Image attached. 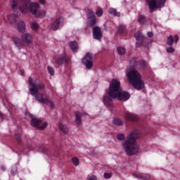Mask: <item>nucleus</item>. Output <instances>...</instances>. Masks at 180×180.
<instances>
[{
  "label": "nucleus",
  "mask_w": 180,
  "mask_h": 180,
  "mask_svg": "<svg viewBox=\"0 0 180 180\" xmlns=\"http://www.w3.org/2000/svg\"><path fill=\"white\" fill-rule=\"evenodd\" d=\"M103 176L105 179H109L110 178L112 177V174L110 173H105L104 174Z\"/></svg>",
  "instance_id": "obj_34"
},
{
  "label": "nucleus",
  "mask_w": 180,
  "mask_h": 180,
  "mask_svg": "<svg viewBox=\"0 0 180 180\" xmlns=\"http://www.w3.org/2000/svg\"><path fill=\"white\" fill-rule=\"evenodd\" d=\"M141 134L139 131H131L127 139L122 143V149L127 155H134L139 153V145H137L136 140L140 139Z\"/></svg>",
  "instance_id": "obj_3"
},
{
  "label": "nucleus",
  "mask_w": 180,
  "mask_h": 180,
  "mask_svg": "<svg viewBox=\"0 0 180 180\" xmlns=\"http://www.w3.org/2000/svg\"><path fill=\"white\" fill-rule=\"evenodd\" d=\"M125 119L127 120H131L132 122H136V120H138L137 115L132 114L131 112H126L125 114Z\"/></svg>",
  "instance_id": "obj_16"
},
{
  "label": "nucleus",
  "mask_w": 180,
  "mask_h": 180,
  "mask_svg": "<svg viewBox=\"0 0 180 180\" xmlns=\"http://www.w3.org/2000/svg\"><path fill=\"white\" fill-rule=\"evenodd\" d=\"M138 20L141 25H144V23L146 22V17L143 15H139Z\"/></svg>",
  "instance_id": "obj_26"
},
{
  "label": "nucleus",
  "mask_w": 180,
  "mask_h": 180,
  "mask_svg": "<svg viewBox=\"0 0 180 180\" xmlns=\"http://www.w3.org/2000/svg\"><path fill=\"white\" fill-rule=\"evenodd\" d=\"M117 140H120V141H122V140H124V135H123V134H119L117 136Z\"/></svg>",
  "instance_id": "obj_32"
},
{
  "label": "nucleus",
  "mask_w": 180,
  "mask_h": 180,
  "mask_svg": "<svg viewBox=\"0 0 180 180\" xmlns=\"http://www.w3.org/2000/svg\"><path fill=\"white\" fill-rule=\"evenodd\" d=\"M31 124L34 127H38L39 130H43L44 129H46V127H47V122H41V120L37 118L32 119Z\"/></svg>",
  "instance_id": "obj_9"
},
{
  "label": "nucleus",
  "mask_w": 180,
  "mask_h": 180,
  "mask_svg": "<svg viewBox=\"0 0 180 180\" xmlns=\"http://www.w3.org/2000/svg\"><path fill=\"white\" fill-rule=\"evenodd\" d=\"M125 29L124 26L123 25H120L119 27V32H120V33H122V32H123V30Z\"/></svg>",
  "instance_id": "obj_36"
},
{
  "label": "nucleus",
  "mask_w": 180,
  "mask_h": 180,
  "mask_svg": "<svg viewBox=\"0 0 180 180\" xmlns=\"http://www.w3.org/2000/svg\"><path fill=\"white\" fill-rule=\"evenodd\" d=\"M134 36L136 40H143L144 39V36L140 32H136Z\"/></svg>",
  "instance_id": "obj_25"
},
{
  "label": "nucleus",
  "mask_w": 180,
  "mask_h": 180,
  "mask_svg": "<svg viewBox=\"0 0 180 180\" xmlns=\"http://www.w3.org/2000/svg\"><path fill=\"white\" fill-rule=\"evenodd\" d=\"M107 94L103 96V103L105 106H112V99L119 101H127L130 99V94L127 91H122L120 87V81L117 79H112L110 82L109 89Z\"/></svg>",
  "instance_id": "obj_1"
},
{
  "label": "nucleus",
  "mask_w": 180,
  "mask_h": 180,
  "mask_svg": "<svg viewBox=\"0 0 180 180\" xmlns=\"http://www.w3.org/2000/svg\"><path fill=\"white\" fill-rule=\"evenodd\" d=\"M64 25V18L58 17L56 20L53 22L51 29L52 30H58L61 26Z\"/></svg>",
  "instance_id": "obj_11"
},
{
  "label": "nucleus",
  "mask_w": 180,
  "mask_h": 180,
  "mask_svg": "<svg viewBox=\"0 0 180 180\" xmlns=\"http://www.w3.org/2000/svg\"><path fill=\"white\" fill-rule=\"evenodd\" d=\"M17 29L20 33H25V30H26V25L23 21H20L16 24Z\"/></svg>",
  "instance_id": "obj_15"
},
{
  "label": "nucleus",
  "mask_w": 180,
  "mask_h": 180,
  "mask_svg": "<svg viewBox=\"0 0 180 180\" xmlns=\"http://www.w3.org/2000/svg\"><path fill=\"white\" fill-rule=\"evenodd\" d=\"M94 58L92 57V54L90 53H87L85 56L82 58V63L85 65L87 70H91L92 67H94Z\"/></svg>",
  "instance_id": "obj_7"
},
{
  "label": "nucleus",
  "mask_w": 180,
  "mask_h": 180,
  "mask_svg": "<svg viewBox=\"0 0 180 180\" xmlns=\"http://www.w3.org/2000/svg\"><path fill=\"white\" fill-rule=\"evenodd\" d=\"M96 15L98 17H101L103 15V11L101 8L98 9L96 11Z\"/></svg>",
  "instance_id": "obj_29"
},
{
  "label": "nucleus",
  "mask_w": 180,
  "mask_h": 180,
  "mask_svg": "<svg viewBox=\"0 0 180 180\" xmlns=\"http://www.w3.org/2000/svg\"><path fill=\"white\" fill-rule=\"evenodd\" d=\"M98 179V177L95 175H89L87 177V180H96Z\"/></svg>",
  "instance_id": "obj_33"
},
{
  "label": "nucleus",
  "mask_w": 180,
  "mask_h": 180,
  "mask_svg": "<svg viewBox=\"0 0 180 180\" xmlns=\"http://www.w3.org/2000/svg\"><path fill=\"white\" fill-rule=\"evenodd\" d=\"M37 18H44L46 16V11L44 10H38L37 14H35Z\"/></svg>",
  "instance_id": "obj_20"
},
{
  "label": "nucleus",
  "mask_w": 180,
  "mask_h": 180,
  "mask_svg": "<svg viewBox=\"0 0 180 180\" xmlns=\"http://www.w3.org/2000/svg\"><path fill=\"white\" fill-rule=\"evenodd\" d=\"M1 169H2V171H5V167L2 166Z\"/></svg>",
  "instance_id": "obj_41"
},
{
  "label": "nucleus",
  "mask_w": 180,
  "mask_h": 180,
  "mask_svg": "<svg viewBox=\"0 0 180 180\" xmlns=\"http://www.w3.org/2000/svg\"><path fill=\"white\" fill-rule=\"evenodd\" d=\"M87 13L89 15L88 26L92 27V26H95V25L96 24V16L91 10H88Z\"/></svg>",
  "instance_id": "obj_10"
},
{
  "label": "nucleus",
  "mask_w": 180,
  "mask_h": 180,
  "mask_svg": "<svg viewBox=\"0 0 180 180\" xmlns=\"http://www.w3.org/2000/svg\"><path fill=\"white\" fill-rule=\"evenodd\" d=\"M148 37H153V36H154V34L153 33V32H148Z\"/></svg>",
  "instance_id": "obj_37"
},
{
  "label": "nucleus",
  "mask_w": 180,
  "mask_h": 180,
  "mask_svg": "<svg viewBox=\"0 0 180 180\" xmlns=\"http://www.w3.org/2000/svg\"><path fill=\"white\" fill-rule=\"evenodd\" d=\"M167 44H168L169 46H172V44H174V37H172V36L168 37Z\"/></svg>",
  "instance_id": "obj_27"
},
{
  "label": "nucleus",
  "mask_w": 180,
  "mask_h": 180,
  "mask_svg": "<svg viewBox=\"0 0 180 180\" xmlns=\"http://www.w3.org/2000/svg\"><path fill=\"white\" fill-rule=\"evenodd\" d=\"M24 73H25V71H22V75H23Z\"/></svg>",
  "instance_id": "obj_42"
},
{
  "label": "nucleus",
  "mask_w": 180,
  "mask_h": 180,
  "mask_svg": "<svg viewBox=\"0 0 180 180\" xmlns=\"http://www.w3.org/2000/svg\"><path fill=\"white\" fill-rule=\"evenodd\" d=\"M22 2V5L18 8L21 13H26L30 8V11L32 15H36L39 11L40 5L39 3L32 2L30 4V0H20ZM18 4L19 0H11L10 5L11 6L13 11L18 8Z\"/></svg>",
  "instance_id": "obj_5"
},
{
  "label": "nucleus",
  "mask_w": 180,
  "mask_h": 180,
  "mask_svg": "<svg viewBox=\"0 0 180 180\" xmlns=\"http://www.w3.org/2000/svg\"><path fill=\"white\" fill-rule=\"evenodd\" d=\"M32 30H37L39 29V24L37 22H34L31 26Z\"/></svg>",
  "instance_id": "obj_30"
},
{
  "label": "nucleus",
  "mask_w": 180,
  "mask_h": 180,
  "mask_svg": "<svg viewBox=\"0 0 180 180\" xmlns=\"http://www.w3.org/2000/svg\"><path fill=\"white\" fill-rule=\"evenodd\" d=\"M8 20L11 23V25H16V16L13 14L8 15Z\"/></svg>",
  "instance_id": "obj_19"
},
{
  "label": "nucleus",
  "mask_w": 180,
  "mask_h": 180,
  "mask_svg": "<svg viewBox=\"0 0 180 180\" xmlns=\"http://www.w3.org/2000/svg\"><path fill=\"white\" fill-rule=\"evenodd\" d=\"M47 69H48V72H49V74L51 75H54V69H53V68H51L50 66H48Z\"/></svg>",
  "instance_id": "obj_31"
},
{
  "label": "nucleus",
  "mask_w": 180,
  "mask_h": 180,
  "mask_svg": "<svg viewBox=\"0 0 180 180\" xmlns=\"http://www.w3.org/2000/svg\"><path fill=\"white\" fill-rule=\"evenodd\" d=\"M28 84L30 94L32 96H34L35 99H37L38 102H44V103L51 106V108H54V103H53V102L49 100V98L43 97V95L41 94H39V90L44 88V84H36L32 77H29Z\"/></svg>",
  "instance_id": "obj_4"
},
{
  "label": "nucleus",
  "mask_w": 180,
  "mask_h": 180,
  "mask_svg": "<svg viewBox=\"0 0 180 180\" xmlns=\"http://www.w3.org/2000/svg\"><path fill=\"white\" fill-rule=\"evenodd\" d=\"M93 36L96 40H101L102 39V31L99 27H93Z\"/></svg>",
  "instance_id": "obj_13"
},
{
  "label": "nucleus",
  "mask_w": 180,
  "mask_h": 180,
  "mask_svg": "<svg viewBox=\"0 0 180 180\" xmlns=\"http://www.w3.org/2000/svg\"><path fill=\"white\" fill-rule=\"evenodd\" d=\"M167 0H148L149 11L151 13L158 8H163Z\"/></svg>",
  "instance_id": "obj_6"
},
{
  "label": "nucleus",
  "mask_w": 180,
  "mask_h": 180,
  "mask_svg": "<svg viewBox=\"0 0 180 180\" xmlns=\"http://www.w3.org/2000/svg\"><path fill=\"white\" fill-rule=\"evenodd\" d=\"M113 124H115L116 126H122L123 124V121L119 118H116L113 120L112 121Z\"/></svg>",
  "instance_id": "obj_24"
},
{
  "label": "nucleus",
  "mask_w": 180,
  "mask_h": 180,
  "mask_svg": "<svg viewBox=\"0 0 180 180\" xmlns=\"http://www.w3.org/2000/svg\"><path fill=\"white\" fill-rule=\"evenodd\" d=\"M83 115H85V112H76L75 122H76L77 124H81V123H82L81 117Z\"/></svg>",
  "instance_id": "obj_17"
},
{
  "label": "nucleus",
  "mask_w": 180,
  "mask_h": 180,
  "mask_svg": "<svg viewBox=\"0 0 180 180\" xmlns=\"http://www.w3.org/2000/svg\"><path fill=\"white\" fill-rule=\"evenodd\" d=\"M13 41L18 50H22V49L25 48V44L23 43V41L20 39V38L18 37H13Z\"/></svg>",
  "instance_id": "obj_12"
},
{
  "label": "nucleus",
  "mask_w": 180,
  "mask_h": 180,
  "mask_svg": "<svg viewBox=\"0 0 180 180\" xmlns=\"http://www.w3.org/2000/svg\"><path fill=\"white\" fill-rule=\"evenodd\" d=\"M174 39H175L176 43H178V40H179V38L178 37V35H175Z\"/></svg>",
  "instance_id": "obj_39"
},
{
  "label": "nucleus",
  "mask_w": 180,
  "mask_h": 180,
  "mask_svg": "<svg viewBox=\"0 0 180 180\" xmlns=\"http://www.w3.org/2000/svg\"><path fill=\"white\" fill-rule=\"evenodd\" d=\"M109 13H110V15H113V16H120V13L115 8H110Z\"/></svg>",
  "instance_id": "obj_22"
},
{
  "label": "nucleus",
  "mask_w": 180,
  "mask_h": 180,
  "mask_svg": "<svg viewBox=\"0 0 180 180\" xmlns=\"http://www.w3.org/2000/svg\"><path fill=\"white\" fill-rule=\"evenodd\" d=\"M117 50L120 56H124V54H126V49H124V47L120 46L117 48Z\"/></svg>",
  "instance_id": "obj_23"
},
{
  "label": "nucleus",
  "mask_w": 180,
  "mask_h": 180,
  "mask_svg": "<svg viewBox=\"0 0 180 180\" xmlns=\"http://www.w3.org/2000/svg\"><path fill=\"white\" fill-rule=\"evenodd\" d=\"M133 176L134 178H136L137 179H150L151 178V176L150 174H141V173H134Z\"/></svg>",
  "instance_id": "obj_14"
},
{
  "label": "nucleus",
  "mask_w": 180,
  "mask_h": 180,
  "mask_svg": "<svg viewBox=\"0 0 180 180\" xmlns=\"http://www.w3.org/2000/svg\"><path fill=\"white\" fill-rule=\"evenodd\" d=\"M39 3L41 4L42 5H44L46 4V0H39Z\"/></svg>",
  "instance_id": "obj_38"
},
{
  "label": "nucleus",
  "mask_w": 180,
  "mask_h": 180,
  "mask_svg": "<svg viewBox=\"0 0 180 180\" xmlns=\"http://www.w3.org/2000/svg\"><path fill=\"white\" fill-rule=\"evenodd\" d=\"M70 47L72 51H78V43L75 41H72L70 43Z\"/></svg>",
  "instance_id": "obj_18"
},
{
  "label": "nucleus",
  "mask_w": 180,
  "mask_h": 180,
  "mask_svg": "<svg viewBox=\"0 0 180 180\" xmlns=\"http://www.w3.org/2000/svg\"><path fill=\"white\" fill-rule=\"evenodd\" d=\"M57 63H58V64H59V65L63 64V62H62L61 60H58L57 61Z\"/></svg>",
  "instance_id": "obj_40"
},
{
  "label": "nucleus",
  "mask_w": 180,
  "mask_h": 180,
  "mask_svg": "<svg viewBox=\"0 0 180 180\" xmlns=\"http://www.w3.org/2000/svg\"><path fill=\"white\" fill-rule=\"evenodd\" d=\"M130 64L131 65H134V67L131 66L127 68L126 74L128 82L129 85H132L135 89L140 91V89H143V88H144L145 84L142 79L141 74L134 68L136 65H141V68H146V67H147V63L144 60H141L140 63H137L136 58H132L130 60Z\"/></svg>",
  "instance_id": "obj_2"
},
{
  "label": "nucleus",
  "mask_w": 180,
  "mask_h": 180,
  "mask_svg": "<svg viewBox=\"0 0 180 180\" xmlns=\"http://www.w3.org/2000/svg\"><path fill=\"white\" fill-rule=\"evenodd\" d=\"M58 127L62 130V131H63V133H67L68 131V127L65 125H63L61 122L58 123Z\"/></svg>",
  "instance_id": "obj_21"
},
{
  "label": "nucleus",
  "mask_w": 180,
  "mask_h": 180,
  "mask_svg": "<svg viewBox=\"0 0 180 180\" xmlns=\"http://www.w3.org/2000/svg\"><path fill=\"white\" fill-rule=\"evenodd\" d=\"M167 53H174V51H175V49H174V48L172 47H169L167 49Z\"/></svg>",
  "instance_id": "obj_35"
},
{
  "label": "nucleus",
  "mask_w": 180,
  "mask_h": 180,
  "mask_svg": "<svg viewBox=\"0 0 180 180\" xmlns=\"http://www.w3.org/2000/svg\"><path fill=\"white\" fill-rule=\"evenodd\" d=\"M22 41L28 46H33V35L29 32H24L21 35Z\"/></svg>",
  "instance_id": "obj_8"
},
{
  "label": "nucleus",
  "mask_w": 180,
  "mask_h": 180,
  "mask_svg": "<svg viewBox=\"0 0 180 180\" xmlns=\"http://www.w3.org/2000/svg\"><path fill=\"white\" fill-rule=\"evenodd\" d=\"M72 162L75 167H78V165H79V159H78L77 158H72Z\"/></svg>",
  "instance_id": "obj_28"
}]
</instances>
